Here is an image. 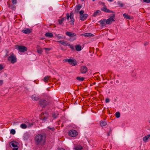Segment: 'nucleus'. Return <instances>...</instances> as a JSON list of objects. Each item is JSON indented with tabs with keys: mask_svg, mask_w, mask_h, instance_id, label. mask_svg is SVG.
I'll list each match as a JSON object with an SVG mask.
<instances>
[{
	"mask_svg": "<svg viewBox=\"0 0 150 150\" xmlns=\"http://www.w3.org/2000/svg\"><path fill=\"white\" fill-rule=\"evenodd\" d=\"M46 137L44 134H38L35 137V141L37 145H43L45 142Z\"/></svg>",
	"mask_w": 150,
	"mask_h": 150,
	"instance_id": "obj_1",
	"label": "nucleus"
},
{
	"mask_svg": "<svg viewBox=\"0 0 150 150\" xmlns=\"http://www.w3.org/2000/svg\"><path fill=\"white\" fill-rule=\"evenodd\" d=\"M65 34L67 36L70 37L69 40L70 41L72 42L76 39V34L75 33L67 31L66 32Z\"/></svg>",
	"mask_w": 150,
	"mask_h": 150,
	"instance_id": "obj_2",
	"label": "nucleus"
},
{
	"mask_svg": "<svg viewBox=\"0 0 150 150\" xmlns=\"http://www.w3.org/2000/svg\"><path fill=\"white\" fill-rule=\"evenodd\" d=\"M10 56L8 58V60L11 61L12 64H14L17 61V59L16 56L13 53H10Z\"/></svg>",
	"mask_w": 150,
	"mask_h": 150,
	"instance_id": "obj_3",
	"label": "nucleus"
},
{
	"mask_svg": "<svg viewBox=\"0 0 150 150\" xmlns=\"http://www.w3.org/2000/svg\"><path fill=\"white\" fill-rule=\"evenodd\" d=\"M64 62H68L72 66L77 65V62L76 60L70 59H66L64 60Z\"/></svg>",
	"mask_w": 150,
	"mask_h": 150,
	"instance_id": "obj_4",
	"label": "nucleus"
},
{
	"mask_svg": "<svg viewBox=\"0 0 150 150\" xmlns=\"http://www.w3.org/2000/svg\"><path fill=\"white\" fill-rule=\"evenodd\" d=\"M48 104V102L44 99H41L39 102V105L42 107H44Z\"/></svg>",
	"mask_w": 150,
	"mask_h": 150,
	"instance_id": "obj_5",
	"label": "nucleus"
},
{
	"mask_svg": "<svg viewBox=\"0 0 150 150\" xmlns=\"http://www.w3.org/2000/svg\"><path fill=\"white\" fill-rule=\"evenodd\" d=\"M40 117L41 119L45 122L48 119L49 115L47 112H43L41 114Z\"/></svg>",
	"mask_w": 150,
	"mask_h": 150,
	"instance_id": "obj_6",
	"label": "nucleus"
},
{
	"mask_svg": "<svg viewBox=\"0 0 150 150\" xmlns=\"http://www.w3.org/2000/svg\"><path fill=\"white\" fill-rule=\"evenodd\" d=\"M67 21H69V18H70L71 19V23H74V13L73 12H71L70 13V16L68 13L67 14Z\"/></svg>",
	"mask_w": 150,
	"mask_h": 150,
	"instance_id": "obj_7",
	"label": "nucleus"
},
{
	"mask_svg": "<svg viewBox=\"0 0 150 150\" xmlns=\"http://www.w3.org/2000/svg\"><path fill=\"white\" fill-rule=\"evenodd\" d=\"M115 18V14H113L112 16L108 18L106 22V23L107 24H111L113 21H114Z\"/></svg>",
	"mask_w": 150,
	"mask_h": 150,
	"instance_id": "obj_8",
	"label": "nucleus"
},
{
	"mask_svg": "<svg viewBox=\"0 0 150 150\" xmlns=\"http://www.w3.org/2000/svg\"><path fill=\"white\" fill-rule=\"evenodd\" d=\"M69 134L70 136L74 137L77 135L78 132L75 130L71 129L69 131Z\"/></svg>",
	"mask_w": 150,
	"mask_h": 150,
	"instance_id": "obj_9",
	"label": "nucleus"
},
{
	"mask_svg": "<svg viewBox=\"0 0 150 150\" xmlns=\"http://www.w3.org/2000/svg\"><path fill=\"white\" fill-rule=\"evenodd\" d=\"M18 49L20 52H24L27 50V48L24 46H18Z\"/></svg>",
	"mask_w": 150,
	"mask_h": 150,
	"instance_id": "obj_10",
	"label": "nucleus"
},
{
	"mask_svg": "<svg viewBox=\"0 0 150 150\" xmlns=\"http://www.w3.org/2000/svg\"><path fill=\"white\" fill-rule=\"evenodd\" d=\"M87 67L85 66H82L81 67L80 71L82 74H85L87 71Z\"/></svg>",
	"mask_w": 150,
	"mask_h": 150,
	"instance_id": "obj_11",
	"label": "nucleus"
},
{
	"mask_svg": "<svg viewBox=\"0 0 150 150\" xmlns=\"http://www.w3.org/2000/svg\"><path fill=\"white\" fill-rule=\"evenodd\" d=\"M21 32L25 34H29L32 32V29L28 28H25L22 30Z\"/></svg>",
	"mask_w": 150,
	"mask_h": 150,
	"instance_id": "obj_12",
	"label": "nucleus"
},
{
	"mask_svg": "<svg viewBox=\"0 0 150 150\" xmlns=\"http://www.w3.org/2000/svg\"><path fill=\"white\" fill-rule=\"evenodd\" d=\"M11 145L13 147L15 148L12 150H18V146L17 145V143L16 142H12L11 143Z\"/></svg>",
	"mask_w": 150,
	"mask_h": 150,
	"instance_id": "obj_13",
	"label": "nucleus"
},
{
	"mask_svg": "<svg viewBox=\"0 0 150 150\" xmlns=\"http://www.w3.org/2000/svg\"><path fill=\"white\" fill-rule=\"evenodd\" d=\"M88 17V15L85 13L84 14L80 16V19L81 20L84 21L86 20Z\"/></svg>",
	"mask_w": 150,
	"mask_h": 150,
	"instance_id": "obj_14",
	"label": "nucleus"
},
{
	"mask_svg": "<svg viewBox=\"0 0 150 150\" xmlns=\"http://www.w3.org/2000/svg\"><path fill=\"white\" fill-rule=\"evenodd\" d=\"M101 9L102 11L105 12L106 13H114L112 11L108 9L106 7H103Z\"/></svg>",
	"mask_w": 150,
	"mask_h": 150,
	"instance_id": "obj_15",
	"label": "nucleus"
},
{
	"mask_svg": "<svg viewBox=\"0 0 150 150\" xmlns=\"http://www.w3.org/2000/svg\"><path fill=\"white\" fill-rule=\"evenodd\" d=\"M58 42L64 46H69V44L65 41L60 40L58 41Z\"/></svg>",
	"mask_w": 150,
	"mask_h": 150,
	"instance_id": "obj_16",
	"label": "nucleus"
},
{
	"mask_svg": "<svg viewBox=\"0 0 150 150\" xmlns=\"http://www.w3.org/2000/svg\"><path fill=\"white\" fill-rule=\"evenodd\" d=\"M81 35L83 36L86 37H91L94 36V35L90 33H86L82 34Z\"/></svg>",
	"mask_w": 150,
	"mask_h": 150,
	"instance_id": "obj_17",
	"label": "nucleus"
},
{
	"mask_svg": "<svg viewBox=\"0 0 150 150\" xmlns=\"http://www.w3.org/2000/svg\"><path fill=\"white\" fill-rule=\"evenodd\" d=\"M82 7V5L79 4L76 6L75 11L78 13L80 9Z\"/></svg>",
	"mask_w": 150,
	"mask_h": 150,
	"instance_id": "obj_18",
	"label": "nucleus"
},
{
	"mask_svg": "<svg viewBox=\"0 0 150 150\" xmlns=\"http://www.w3.org/2000/svg\"><path fill=\"white\" fill-rule=\"evenodd\" d=\"M14 5V4H10L8 3V7H9V8L12 10H15L16 8V6H15Z\"/></svg>",
	"mask_w": 150,
	"mask_h": 150,
	"instance_id": "obj_19",
	"label": "nucleus"
},
{
	"mask_svg": "<svg viewBox=\"0 0 150 150\" xmlns=\"http://www.w3.org/2000/svg\"><path fill=\"white\" fill-rule=\"evenodd\" d=\"M106 19H104L99 21V22L100 23L102 26H104L106 25Z\"/></svg>",
	"mask_w": 150,
	"mask_h": 150,
	"instance_id": "obj_20",
	"label": "nucleus"
},
{
	"mask_svg": "<svg viewBox=\"0 0 150 150\" xmlns=\"http://www.w3.org/2000/svg\"><path fill=\"white\" fill-rule=\"evenodd\" d=\"M32 99L33 100L37 101L39 99V98L38 96L34 94L32 96Z\"/></svg>",
	"mask_w": 150,
	"mask_h": 150,
	"instance_id": "obj_21",
	"label": "nucleus"
},
{
	"mask_svg": "<svg viewBox=\"0 0 150 150\" xmlns=\"http://www.w3.org/2000/svg\"><path fill=\"white\" fill-rule=\"evenodd\" d=\"M123 17L126 19L129 20L132 19V18L130 16L126 13H124L123 14Z\"/></svg>",
	"mask_w": 150,
	"mask_h": 150,
	"instance_id": "obj_22",
	"label": "nucleus"
},
{
	"mask_svg": "<svg viewBox=\"0 0 150 150\" xmlns=\"http://www.w3.org/2000/svg\"><path fill=\"white\" fill-rule=\"evenodd\" d=\"M45 36L47 37L52 38L53 36V35L51 33L47 32L45 34Z\"/></svg>",
	"mask_w": 150,
	"mask_h": 150,
	"instance_id": "obj_23",
	"label": "nucleus"
},
{
	"mask_svg": "<svg viewBox=\"0 0 150 150\" xmlns=\"http://www.w3.org/2000/svg\"><path fill=\"white\" fill-rule=\"evenodd\" d=\"M50 76H47L44 77L43 81L45 82H47L49 80V79L50 78Z\"/></svg>",
	"mask_w": 150,
	"mask_h": 150,
	"instance_id": "obj_24",
	"label": "nucleus"
},
{
	"mask_svg": "<svg viewBox=\"0 0 150 150\" xmlns=\"http://www.w3.org/2000/svg\"><path fill=\"white\" fill-rule=\"evenodd\" d=\"M76 50L77 51H80L81 50V46L79 45H77L75 46Z\"/></svg>",
	"mask_w": 150,
	"mask_h": 150,
	"instance_id": "obj_25",
	"label": "nucleus"
},
{
	"mask_svg": "<svg viewBox=\"0 0 150 150\" xmlns=\"http://www.w3.org/2000/svg\"><path fill=\"white\" fill-rule=\"evenodd\" d=\"M150 137V134L148 135L145 136L143 138V141L144 142H146Z\"/></svg>",
	"mask_w": 150,
	"mask_h": 150,
	"instance_id": "obj_26",
	"label": "nucleus"
},
{
	"mask_svg": "<svg viewBox=\"0 0 150 150\" xmlns=\"http://www.w3.org/2000/svg\"><path fill=\"white\" fill-rule=\"evenodd\" d=\"M107 124V122L105 121L101 120L100 122V124L101 126H105Z\"/></svg>",
	"mask_w": 150,
	"mask_h": 150,
	"instance_id": "obj_27",
	"label": "nucleus"
},
{
	"mask_svg": "<svg viewBox=\"0 0 150 150\" xmlns=\"http://www.w3.org/2000/svg\"><path fill=\"white\" fill-rule=\"evenodd\" d=\"M59 115V114L57 113L54 112L52 114V117L54 119H56Z\"/></svg>",
	"mask_w": 150,
	"mask_h": 150,
	"instance_id": "obj_28",
	"label": "nucleus"
},
{
	"mask_svg": "<svg viewBox=\"0 0 150 150\" xmlns=\"http://www.w3.org/2000/svg\"><path fill=\"white\" fill-rule=\"evenodd\" d=\"M47 128V130L49 131L53 132L55 130V129L54 127H48Z\"/></svg>",
	"mask_w": 150,
	"mask_h": 150,
	"instance_id": "obj_29",
	"label": "nucleus"
},
{
	"mask_svg": "<svg viewBox=\"0 0 150 150\" xmlns=\"http://www.w3.org/2000/svg\"><path fill=\"white\" fill-rule=\"evenodd\" d=\"M75 150H81L83 149L82 146L80 145H78L75 147Z\"/></svg>",
	"mask_w": 150,
	"mask_h": 150,
	"instance_id": "obj_30",
	"label": "nucleus"
},
{
	"mask_svg": "<svg viewBox=\"0 0 150 150\" xmlns=\"http://www.w3.org/2000/svg\"><path fill=\"white\" fill-rule=\"evenodd\" d=\"M100 12V10H97L93 14V16L94 17H96L98 14H99Z\"/></svg>",
	"mask_w": 150,
	"mask_h": 150,
	"instance_id": "obj_31",
	"label": "nucleus"
},
{
	"mask_svg": "<svg viewBox=\"0 0 150 150\" xmlns=\"http://www.w3.org/2000/svg\"><path fill=\"white\" fill-rule=\"evenodd\" d=\"M20 127L23 129H25L27 127V125L25 124H22L20 125Z\"/></svg>",
	"mask_w": 150,
	"mask_h": 150,
	"instance_id": "obj_32",
	"label": "nucleus"
},
{
	"mask_svg": "<svg viewBox=\"0 0 150 150\" xmlns=\"http://www.w3.org/2000/svg\"><path fill=\"white\" fill-rule=\"evenodd\" d=\"M84 78L83 77H80L79 76L77 77H76V79L80 81H83L84 79Z\"/></svg>",
	"mask_w": 150,
	"mask_h": 150,
	"instance_id": "obj_33",
	"label": "nucleus"
},
{
	"mask_svg": "<svg viewBox=\"0 0 150 150\" xmlns=\"http://www.w3.org/2000/svg\"><path fill=\"white\" fill-rule=\"evenodd\" d=\"M115 116L117 118H119L120 116V113L118 112H117L115 113Z\"/></svg>",
	"mask_w": 150,
	"mask_h": 150,
	"instance_id": "obj_34",
	"label": "nucleus"
},
{
	"mask_svg": "<svg viewBox=\"0 0 150 150\" xmlns=\"http://www.w3.org/2000/svg\"><path fill=\"white\" fill-rule=\"evenodd\" d=\"M42 49L41 48H38L37 50L39 54H41L42 52Z\"/></svg>",
	"mask_w": 150,
	"mask_h": 150,
	"instance_id": "obj_35",
	"label": "nucleus"
},
{
	"mask_svg": "<svg viewBox=\"0 0 150 150\" xmlns=\"http://www.w3.org/2000/svg\"><path fill=\"white\" fill-rule=\"evenodd\" d=\"M64 18H62L61 19L59 20V24H61L62 23L63 21H64Z\"/></svg>",
	"mask_w": 150,
	"mask_h": 150,
	"instance_id": "obj_36",
	"label": "nucleus"
},
{
	"mask_svg": "<svg viewBox=\"0 0 150 150\" xmlns=\"http://www.w3.org/2000/svg\"><path fill=\"white\" fill-rule=\"evenodd\" d=\"M16 133V131L15 129H12L10 131V133L12 134H15Z\"/></svg>",
	"mask_w": 150,
	"mask_h": 150,
	"instance_id": "obj_37",
	"label": "nucleus"
},
{
	"mask_svg": "<svg viewBox=\"0 0 150 150\" xmlns=\"http://www.w3.org/2000/svg\"><path fill=\"white\" fill-rule=\"evenodd\" d=\"M118 4L119 5V6L121 7H122L124 6V4H122L121 2L120 1H118L117 2Z\"/></svg>",
	"mask_w": 150,
	"mask_h": 150,
	"instance_id": "obj_38",
	"label": "nucleus"
},
{
	"mask_svg": "<svg viewBox=\"0 0 150 150\" xmlns=\"http://www.w3.org/2000/svg\"><path fill=\"white\" fill-rule=\"evenodd\" d=\"M12 3L13 4H15L17 3V0H11Z\"/></svg>",
	"mask_w": 150,
	"mask_h": 150,
	"instance_id": "obj_39",
	"label": "nucleus"
},
{
	"mask_svg": "<svg viewBox=\"0 0 150 150\" xmlns=\"http://www.w3.org/2000/svg\"><path fill=\"white\" fill-rule=\"evenodd\" d=\"M84 13V11L83 10H81L79 12V13L80 14V16H81V15L84 14H83Z\"/></svg>",
	"mask_w": 150,
	"mask_h": 150,
	"instance_id": "obj_40",
	"label": "nucleus"
},
{
	"mask_svg": "<svg viewBox=\"0 0 150 150\" xmlns=\"http://www.w3.org/2000/svg\"><path fill=\"white\" fill-rule=\"evenodd\" d=\"M33 125V123L32 122L31 123H29L28 125V127H30L32 126Z\"/></svg>",
	"mask_w": 150,
	"mask_h": 150,
	"instance_id": "obj_41",
	"label": "nucleus"
},
{
	"mask_svg": "<svg viewBox=\"0 0 150 150\" xmlns=\"http://www.w3.org/2000/svg\"><path fill=\"white\" fill-rule=\"evenodd\" d=\"M143 1L147 3H150V0H143Z\"/></svg>",
	"mask_w": 150,
	"mask_h": 150,
	"instance_id": "obj_42",
	"label": "nucleus"
},
{
	"mask_svg": "<svg viewBox=\"0 0 150 150\" xmlns=\"http://www.w3.org/2000/svg\"><path fill=\"white\" fill-rule=\"evenodd\" d=\"M69 46L70 48H71V49L73 50H74V47L72 45L69 44Z\"/></svg>",
	"mask_w": 150,
	"mask_h": 150,
	"instance_id": "obj_43",
	"label": "nucleus"
},
{
	"mask_svg": "<svg viewBox=\"0 0 150 150\" xmlns=\"http://www.w3.org/2000/svg\"><path fill=\"white\" fill-rule=\"evenodd\" d=\"M105 101L106 103H108L110 101V99L108 98H106Z\"/></svg>",
	"mask_w": 150,
	"mask_h": 150,
	"instance_id": "obj_44",
	"label": "nucleus"
},
{
	"mask_svg": "<svg viewBox=\"0 0 150 150\" xmlns=\"http://www.w3.org/2000/svg\"><path fill=\"white\" fill-rule=\"evenodd\" d=\"M56 37L59 39H62V37L61 36H59V35H57L56 36Z\"/></svg>",
	"mask_w": 150,
	"mask_h": 150,
	"instance_id": "obj_45",
	"label": "nucleus"
},
{
	"mask_svg": "<svg viewBox=\"0 0 150 150\" xmlns=\"http://www.w3.org/2000/svg\"><path fill=\"white\" fill-rule=\"evenodd\" d=\"M112 129L111 128H110L109 131H108V132L109 133H110L111 134L112 133Z\"/></svg>",
	"mask_w": 150,
	"mask_h": 150,
	"instance_id": "obj_46",
	"label": "nucleus"
},
{
	"mask_svg": "<svg viewBox=\"0 0 150 150\" xmlns=\"http://www.w3.org/2000/svg\"><path fill=\"white\" fill-rule=\"evenodd\" d=\"M44 49L46 50H48V51H50V48H45V47L44 48Z\"/></svg>",
	"mask_w": 150,
	"mask_h": 150,
	"instance_id": "obj_47",
	"label": "nucleus"
},
{
	"mask_svg": "<svg viewBox=\"0 0 150 150\" xmlns=\"http://www.w3.org/2000/svg\"><path fill=\"white\" fill-rule=\"evenodd\" d=\"M3 69V66L2 65L0 64V70Z\"/></svg>",
	"mask_w": 150,
	"mask_h": 150,
	"instance_id": "obj_48",
	"label": "nucleus"
},
{
	"mask_svg": "<svg viewBox=\"0 0 150 150\" xmlns=\"http://www.w3.org/2000/svg\"><path fill=\"white\" fill-rule=\"evenodd\" d=\"M148 44H149V42H146L144 43V45L145 46H146L147 45H148Z\"/></svg>",
	"mask_w": 150,
	"mask_h": 150,
	"instance_id": "obj_49",
	"label": "nucleus"
},
{
	"mask_svg": "<svg viewBox=\"0 0 150 150\" xmlns=\"http://www.w3.org/2000/svg\"><path fill=\"white\" fill-rule=\"evenodd\" d=\"M3 83V81L2 80H0V84H2Z\"/></svg>",
	"mask_w": 150,
	"mask_h": 150,
	"instance_id": "obj_50",
	"label": "nucleus"
},
{
	"mask_svg": "<svg viewBox=\"0 0 150 150\" xmlns=\"http://www.w3.org/2000/svg\"><path fill=\"white\" fill-rule=\"evenodd\" d=\"M111 134L110 133H109L108 132L107 133V136H109Z\"/></svg>",
	"mask_w": 150,
	"mask_h": 150,
	"instance_id": "obj_51",
	"label": "nucleus"
},
{
	"mask_svg": "<svg viewBox=\"0 0 150 150\" xmlns=\"http://www.w3.org/2000/svg\"><path fill=\"white\" fill-rule=\"evenodd\" d=\"M59 150H65L63 148H60L59 149Z\"/></svg>",
	"mask_w": 150,
	"mask_h": 150,
	"instance_id": "obj_52",
	"label": "nucleus"
},
{
	"mask_svg": "<svg viewBox=\"0 0 150 150\" xmlns=\"http://www.w3.org/2000/svg\"><path fill=\"white\" fill-rule=\"evenodd\" d=\"M108 0L109 1L111 2H112L113 1V0Z\"/></svg>",
	"mask_w": 150,
	"mask_h": 150,
	"instance_id": "obj_53",
	"label": "nucleus"
},
{
	"mask_svg": "<svg viewBox=\"0 0 150 150\" xmlns=\"http://www.w3.org/2000/svg\"><path fill=\"white\" fill-rule=\"evenodd\" d=\"M116 82L117 83H119V81L118 80H117L116 81Z\"/></svg>",
	"mask_w": 150,
	"mask_h": 150,
	"instance_id": "obj_54",
	"label": "nucleus"
},
{
	"mask_svg": "<svg viewBox=\"0 0 150 150\" xmlns=\"http://www.w3.org/2000/svg\"><path fill=\"white\" fill-rule=\"evenodd\" d=\"M82 1H84L85 0H81Z\"/></svg>",
	"mask_w": 150,
	"mask_h": 150,
	"instance_id": "obj_55",
	"label": "nucleus"
},
{
	"mask_svg": "<svg viewBox=\"0 0 150 150\" xmlns=\"http://www.w3.org/2000/svg\"><path fill=\"white\" fill-rule=\"evenodd\" d=\"M92 0L94 1H95V0Z\"/></svg>",
	"mask_w": 150,
	"mask_h": 150,
	"instance_id": "obj_56",
	"label": "nucleus"
},
{
	"mask_svg": "<svg viewBox=\"0 0 150 150\" xmlns=\"http://www.w3.org/2000/svg\"><path fill=\"white\" fill-rule=\"evenodd\" d=\"M149 123H150V122H149Z\"/></svg>",
	"mask_w": 150,
	"mask_h": 150,
	"instance_id": "obj_57",
	"label": "nucleus"
}]
</instances>
